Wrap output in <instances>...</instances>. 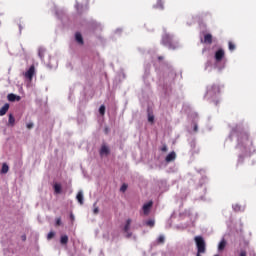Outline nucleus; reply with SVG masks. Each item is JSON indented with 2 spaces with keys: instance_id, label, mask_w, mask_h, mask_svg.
Wrapping results in <instances>:
<instances>
[{
  "instance_id": "nucleus-1",
  "label": "nucleus",
  "mask_w": 256,
  "mask_h": 256,
  "mask_svg": "<svg viewBox=\"0 0 256 256\" xmlns=\"http://www.w3.org/2000/svg\"><path fill=\"white\" fill-rule=\"evenodd\" d=\"M237 149L245 151L246 154H251L255 151L253 143L249 140V136L246 133L238 134V145Z\"/></svg>"
},
{
  "instance_id": "nucleus-2",
  "label": "nucleus",
  "mask_w": 256,
  "mask_h": 256,
  "mask_svg": "<svg viewBox=\"0 0 256 256\" xmlns=\"http://www.w3.org/2000/svg\"><path fill=\"white\" fill-rule=\"evenodd\" d=\"M225 58V51L222 49H219L217 52H215L214 60H215V69L218 71H222L226 67V61L223 60Z\"/></svg>"
},
{
  "instance_id": "nucleus-3",
  "label": "nucleus",
  "mask_w": 256,
  "mask_h": 256,
  "mask_svg": "<svg viewBox=\"0 0 256 256\" xmlns=\"http://www.w3.org/2000/svg\"><path fill=\"white\" fill-rule=\"evenodd\" d=\"M219 94V87L217 85L208 86V90H206V98L209 100L216 99Z\"/></svg>"
},
{
  "instance_id": "nucleus-4",
  "label": "nucleus",
  "mask_w": 256,
  "mask_h": 256,
  "mask_svg": "<svg viewBox=\"0 0 256 256\" xmlns=\"http://www.w3.org/2000/svg\"><path fill=\"white\" fill-rule=\"evenodd\" d=\"M194 241L197 247V253H205V240L202 236H195Z\"/></svg>"
},
{
  "instance_id": "nucleus-5",
  "label": "nucleus",
  "mask_w": 256,
  "mask_h": 256,
  "mask_svg": "<svg viewBox=\"0 0 256 256\" xmlns=\"http://www.w3.org/2000/svg\"><path fill=\"white\" fill-rule=\"evenodd\" d=\"M162 44L168 46L170 49H175V47H172V37L169 34L163 36Z\"/></svg>"
},
{
  "instance_id": "nucleus-6",
  "label": "nucleus",
  "mask_w": 256,
  "mask_h": 256,
  "mask_svg": "<svg viewBox=\"0 0 256 256\" xmlns=\"http://www.w3.org/2000/svg\"><path fill=\"white\" fill-rule=\"evenodd\" d=\"M101 157H106L110 154V148L106 145H102L101 150L99 151Z\"/></svg>"
},
{
  "instance_id": "nucleus-7",
  "label": "nucleus",
  "mask_w": 256,
  "mask_h": 256,
  "mask_svg": "<svg viewBox=\"0 0 256 256\" xmlns=\"http://www.w3.org/2000/svg\"><path fill=\"white\" fill-rule=\"evenodd\" d=\"M152 206H153L152 202H148V203H145L143 205V213H144L145 216H147L149 214V212L151 211Z\"/></svg>"
},
{
  "instance_id": "nucleus-8",
  "label": "nucleus",
  "mask_w": 256,
  "mask_h": 256,
  "mask_svg": "<svg viewBox=\"0 0 256 256\" xmlns=\"http://www.w3.org/2000/svg\"><path fill=\"white\" fill-rule=\"evenodd\" d=\"M130 224H131V220L130 219H127L126 221V225L124 227V231L126 233V238H130L131 237V233L129 232L130 230Z\"/></svg>"
},
{
  "instance_id": "nucleus-9",
  "label": "nucleus",
  "mask_w": 256,
  "mask_h": 256,
  "mask_svg": "<svg viewBox=\"0 0 256 256\" xmlns=\"http://www.w3.org/2000/svg\"><path fill=\"white\" fill-rule=\"evenodd\" d=\"M24 76H25V79H28L29 81L32 80V77H33V65H31L29 67L28 72H25Z\"/></svg>"
},
{
  "instance_id": "nucleus-10",
  "label": "nucleus",
  "mask_w": 256,
  "mask_h": 256,
  "mask_svg": "<svg viewBox=\"0 0 256 256\" xmlns=\"http://www.w3.org/2000/svg\"><path fill=\"white\" fill-rule=\"evenodd\" d=\"M9 107H10V105L8 103H6L4 106H2V108H0V116L1 117L7 114Z\"/></svg>"
},
{
  "instance_id": "nucleus-11",
  "label": "nucleus",
  "mask_w": 256,
  "mask_h": 256,
  "mask_svg": "<svg viewBox=\"0 0 256 256\" xmlns=\"http://www.w3.org/2000/svg\"><path fill=\"white\" fill-rule=\"evenodd\" d=\"M45 55H46L45 48L44 47H39L38 48V57H39V59L44 60Z\"/></svg>"
},
{
  "instance_id": "nucleus-12",
  "label": "nucleus",
  "mask_w": 256,
  "mask_h": 256,
  "mask_svg": "<svg viewBox=\"0 0 256 256\" xmlns=\"http://www.w3.org/2000/svg\"><path fill=\"white\" fill-rule=\"evenodd\" d=\"M76 200H78L80 205H83V203H84V196H83V191L82 190H80L78 192V195H76Z\"/></svg>"
},
{
  "instance_id": "nucleus-13",
  "label": "nucleus",
  "mask_w": 256,
  "mask_h": 256,
  "mask_svg": "<svg viewBox=\"0 0 256 256\" xmlns=\"http://www.w3.org/2000/svg\"><path fill=\"white\" fill-rule=\"evenodd\" d=\"M227 242L225 239L220 240L218 244V251L221 252L226 248Z\"/></svg>"
},
{
  "instance_id": "nucleus-14",
  "label": "nucleus",
  "mask_w": 256,
  "mask_h": 256,
  "mask_svg": "<svg viewBox=\"0 0 256 256\" xmlns=\"http://www.w3.org/2000/svg\"><path fill=\"white\" fill-rule=\"evenodd\" d=\"M175 159H176V153L175 152H171L166 157V162H172V161H175Z\"/></svg>"
},
{
  "instance_id": "nucleus-15",
  "label": "nucleus",
  "mask_w": 256,
  "mask_h": 256,
  "mask_svg": "<svg viewBox=\"0 0 256 256\" xmlns=\"http://www.w3.org/2000/svg\"><path fill=\"white\" fill-rule=\"evenodd\" d=\"M9 171V166L7 163H2V168L0 170L1 174H7Z\"/></svg>"
},
{
  "instance_id": "nucleus-16",
  "label": "nucleus",
  "mask_w": 256,
  "mask_h": 256,
  "mask_svg": "<svg viewBox=\"0 0 256 256\" xmlns=\"http://www.w3.org/2000/svg\"><path fill=\"white\" fill-rule=\"evenodd\" d=\"M75 40H76V42H78L80 45L83 44V38H82L81 33L76 32V34H75Z\"/></svg>"
},
{
  "instance_id": "nucleus-17",
  "label": "nucleus",
  "mask_w": 256,
  "mask_h": 256,
  "mask_svg": "<svg viewBox=\"0 0 256 256\" xmlns=\"http://www.w3.org/2000/svg\"><path fill=\"white\" fill-rule=\"evenodd\" d=\"M8 100L10 101V102H14V101H19L20 100V97L19 96H17V95H15V94H9L8 95Z\"/></svg>"
},
{
  "instance_id": "nucleus-18",
  "label": "nucleus",
  "mask_w": 256,
  "mask_h": 256,
  "mask_svg": "<svg viewBox=\"0 0 256 256\" xmlns=\"http://www.w3.org/2000/svg\"><path fill=\"white\" fill-rule=\"evenodd\" d=\"M232 208L236 212L244 211V207L240 206L239 204H234Z\"/></svg>"
},
{
  "instance_id": "nucleus-19",
  "label": "nucleus",
  "mask_w": 256,
  "mask_h": 256,
  "mask_svg": "<svg viewBox=\"0 0 256 256\" xmlns=\"http://www.w3.org/2000/svg\"><path fill=\"white\" fill-rule=\"evenodd\" d=\"M204 42L208 43V44H211L212 43V35L211 34L205 35Z\"/></svg>"
},
{
  "instance_id": "nucleus-20",
  "label": "nucleus",
  "mask_w": 256,
  "mask_h": 256,
  "mask_svg": "<svg viewBox=\"0 0 256 256\" xmlns=\"http://www.w3.org/2000/svg\"><path fill=\"white\" fill-rule=\"evenodd\" d=\"M60 243L62 245H66L68 243V236L67 235L61 236Z\"/></svg>"
},
{
  "instance_id": "nucleus-21",
  "label": "nucleus",
  "mask_w": 256,
  "mask_h": 256,
  "mask_svg": "<svg viewBox=\"0 0 256 256\" xmlns=\"http://www.w3.org/2000/svg\"><path fill=\"white\" fill-rule=\"evenodd\" d=\"M53 189L55 190L56 194H60L61 193V185L60 184L53 185Z\"/></svg>"
},
{
  "instance_id": "nucleus-22",
  "label": "nucleus",
  "mask_w": 256,
  "mask_h": 256,
  "mask_svg": "<svg viewBox=\"0 0 256 256\" xmlns=\"http://www.w3.org/2000/svg\"><path fill=\"white\" fill-rule=\"evenodd\" d=\"M15 125V118L12 114L9 115V126L13 127Z\"/></svg>"
},
{
  "instance_id": "nucleus-23",
  "label": "nucleus",
  "mask_w": 256,
  "mask_h": 256,
  "mask_svg": "<svg viewBox=\"0 0 256 256\" xmlns=\"http://www.w3.org/2000/svg\"><path fill=\"white\" fill-rule=\"evenodd\" d=\"M145 225L148 227H154L155 226V220L150 219L149 221H145Z\"/></svg>"
},
{
  "instance_id": "nucleus-24",
  "label": "nucleus",
  "mask_w": 256,
  "mask_h": 256,
  "mask_svg": "<svg viewBox=\"0 0 256 256\" xmlns=\"http://www.w3.org/2000/svg\"><path fill=\"white\" fill-rule=\"evenodd\" d=\"M155 9H163V3L162 2H157V5L154 6Z\"/></svg>"
},
{
  "instance_id": "nucleus-25",
  "label": "nucleus",
  "mask_w": 256,
  "mask_h": 256,
  "mask_svg": "<svg viewBox=\"0 0 256 256\" xmlns=\"http://www.w3.org/2000/svg\"><path fill=\"white\" fill-rule=\"evenodd\" d=\"M99 114L105 115V106L104 105H101V107H99Z\"/></svg>"
},
{
  "instance_id": "nucleus-26",
  "label": "nucleus",
  "mask_w": 256,
  "mask_h": 256,
  "mask_svg": "<svg viewBox=\"0 0 256 256\" xmlns=\"http://www.w3.org/2000/svg\"><path fill=\"white\" fill-rule=\"evenodd\" d=\"M153 121H155V116H153L152 114L148 115V122L153 123Z\"/></svg>"
},
{
  "instance_id": "nucleus-27",
  "label": "nucleus",
  "mask_w": 256,
  "mask_h": 256,
  "mask_svg": "<svg viewBox=\"0 0 256 256\" xmlns=\"http://www.w3.org/2000/svg\"><path fill=\"white\" fill-rule=\"evenodd\" d=\"M54 236H55V232H50V233H48V235H47V239H48V240H51V239L54 238Z\"/></svg>"
},
{
  "instance_id": "nucleus-28",
  "label": "nucleus",
  "mask_w": 256,
  "mask_h": 256,
  "mask_svg": "<svg viewBox=\"0 0 256 256\" xmlns=\"http://www.w3.org/2000/svg\"><path fill=\"white\" fill-rule=\"evenodd\" d=\"M157 242H158V243H163V242H165V236H159Z\"/></svg>"
},
{
  "instance_id": "nucleus-29",
  "label": "nucleus",
  "mask_w": 256,
  "mask_h": 256,
  "mask_svg": "<svg viewBox=\"0 0 256 256\" xmlns=\"http://www.w3.org/2000/svg\"><path fill=\"white\" fill-rule=\"evenodd\" d=\"M128 189V185L124 184L121 186L120 191L125 192Z\"/></svg>"
},
{
  "instance_id": "nucleus-30",
  "label": "nucleus",
  "mask_w": 256,
  "mask_h": 256,
  "mask_svg": "<svg viewBox=\"0 0 256 256\" xmlns=\"http://www.w3.org/2000/svg\"><path fill=\"white\" fill-rule=\"evenodd\" d=\"M229 50L231 51L235 50V44L229 42Z\"/></svg>"
},
{
  "instance_id": "nucleus-31",
  "label": "nucleus",
  "mask_w": 256,
  "mask_h": 256,
  "mask_svg": "<svg viewBox=\"0 0 256 256\" xmlns=\"http://www.w3.org/2000/svg\"><path fill=\"white\" fill-rule=\"evenodd\" d=\"M236 135H237V130L233 129L232 132H231L230 137L232 138L233 136H236Z\"/></svg>"
},
{
  "instance_id": "nucleus-32",
  "label": "nucleus",
  "mask_w": 256,
  "mask_h": 256,
  "mask_svg": "<svg viewBox=\"0 0 256 256\" xmlns=\"http://www.w3.org/2000/svg\"><path fill=\"white\" fill-rule=\"evenodd\" d=\"M56 225H57V226H60V225H61V218H57V219H56Z\"/></svg>"
},
{
  "instance_id": "nucleus-33",
  "label": "nucleus",
  "mask_w": 256,
  "mask_h": 256,
  "mask_svg": "<svg viewBox=\"0 0 256 256\" xmlns=\"http://www.w3.org/2000/svg\"><path fill=\"white\" fill-rule=\"evenodd\" d=\"M211 65L210 62H207L206 65H205V70H209V66Z\"/></svg>"
},
{
  "instance_id": "nucleus-34",
  "label": "nucleus",
  "mask_w": 256,
  "mask_h": 256,
  "mask_svg": "<svg viewBox=\"0 0 256 256\" xmlns=\"http://www.w3.org/2000/svg\"><path fill=\"white\" fill-rule=\"evenodd\" d=\"M32 127H33V123H28V124H27V128H28V129H32Z\"/></svg>"
},
{
  "instance_id": "nucleus-35",
  "label": "nucleus",
  "mask_w": 256,
  "mask_h": 256,
  "mask_svg": "<svg viewBox=\"0 0 256 256\" xmlns=\"http://www.w3.org/2000/svg\"><path fill=\"white\" fill-rule=\"evenodd\" d=\"M76 10H78V12H82V8H79V4L76 5Z\"/></svg>"
},
{
  "instance_id": "nucleus-36",
  "label": "nucleus",
  "mask_w": 256,
  "mask_h": 256,
  "mask_svg": "<svg viewBox=\"0 0 256 256\" xmlns=\"http://www.w3.org/2000/svg\"><path fill=\"white\" fill-rule=\"evenodd\" d=\"M99 212L98 207L94 208L93 213L97 214Z\"/></svg>"
},
{
  "instance_id": "nucleus-37",
  "label": "nucleus",
  "mask_w": 256,
  "mask_h": 256,
  "mask_svg": "<svg viewBox=\"0 0 256 256\" xmlns=\"http://www.w3.org/2000/svg\"><path fill=\"white\" fill-rule=\"evenodd\" d=\"M240 256H246V251L242 250Z\"/></svg>"
},
{
  "instance_id": "nucleus-38",
  "label": "nucleus",
  "mask_w": 256,
  "mask_h": 256,
  "mask_svg": "<svg viewBox=\"0 0 256 256\" xmlns=\"http://www.w3.org/2000/svg\"><path fill=\"white\" fill-rule=\"evenodd\" d=\"M162 151H163V152H166V151H167V146H166V145H164V146L162 147Z\"/></svg>"
},
{
  "instance_id": "nucleus-39",
  "label": "nucleus",
  "mask_w": 256,
  "mask_h": 256,
  "mask_svg": "<svg viewBox=\"0 0 256 256\" xmlns=\"http://www.w3.org/2000/svg\"><path fill=\"white\" fill-rule=\"evenodd\" d=\"M71 221H74L75 217L73 214H70Z\"/></svg>"
},
{
  "instance_id": "nucleus-40",
  "label": "nucleus",
  "mask_w": 256,
  "mask_h": 256,
  "mask_svg": "<svg viewBox=\"0 0 256 256\" xmlns=\"http://www.w3.org/2000/svg\"><path fill=\"white\" fill-rule=\"evenodd\" d=\"M42 61H43L44 63H46L47 65H50V63H48V62L45 61V58H43Z\"/></svg>"
},
{
  "instance_id": "nucleus-41",
  "label": "nucleus",
  "mask_w": 256,
  "mask_h": 256,
  "mask_svg": "<svg viewBox=\"0 0 256 256\" xmlns=\"http://www.w3.org/2000/svg\"><path fill=\"white\" fill-rule=\"evenodd\" d=\"M194 130H195V131L198 130V126H197V125L194 126Z\"/></svg>"
},
{
  "instance_id": "nucleus-42",
  "label": "nucleus",
  "mask_w": 256,
  "mask_h": 256,
  "mask_svg": "<svg viewBox=\"0 0 256 256\" xmlns=\"http://www.w3.org/2000/svg\"><path fill=\"white\" fill-rule=\"evenodd\" d=\"M22 240H23V241H26V236H22Z\"/></svg>"
},
{
  "instance_id": "nucleus-43",
  "label": "nucleus",
  "mask_w": 256,
  "mask_h": 256,
  "mask_svg": "<svg viewBox=\"0 0 256 256\" xmlns=\"http://www.w3.org/2000/svg\"><path fill=\"white\" fill-rule=\"evenodd\" d=\"M193 219H194V221H195V220L197 219V216L194 215V216H193Z\"/></svg>"
},
{
  "instance_id": "nucleus-44",
  "label": "nucleus",
  "mask_w": 256,
  "mask_h": 256,
  "mask_svg": "<svg viewBox=\"0 0 256 256\" xmlns=\"http://www.w3.org/2000/svg\"><path fill=\"white\" fill-rule=\"evenodd\" d=\"M200 254H201V253H198V252H197L196 256H200Z\"/></svg>"
},
{
  "instance_id": "nucleus-45",
  "label": "nucleus",
  "mask_w": 256,
  "mask_h": 256,
  "mask_svg": "<svg viewBox=\"0 0 256 256\" xmlns=\"http://www.w3.org/2000/svg\"><path fill=\"white\" fill-rule=\"evenodd\" d=\"M191 225H193V222H191V223L189 224V226H191Z\"/></svg>"
},
{
  "instance_id": "nucleus-46",
  "label": "nucleus",
  "mask_w": 256,
  "mask_h": 256,
  "mask_svg": "<svg viewBox=\"0 0 256 256\" xmlns=\"http://www.w3.org/2000/svg\"><path fill=\"white\" fill-rule=\"evenodd\" d=\"M214 256H219V255L217 254V255H214Z\"/></svg>"
}]
</instances>
